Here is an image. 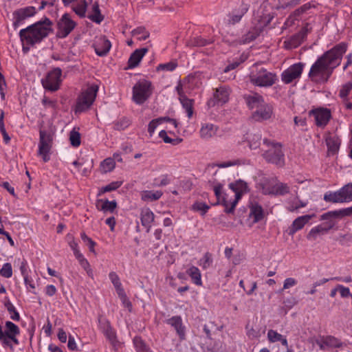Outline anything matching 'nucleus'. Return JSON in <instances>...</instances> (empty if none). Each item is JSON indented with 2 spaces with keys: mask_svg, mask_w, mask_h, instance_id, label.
<instances>
[{
  "mask_svg": "<svg viewBox=\"0 0 352 352\" xmlns=\"http://www.w3.org/2000/svg\"><path fill=\"white\" fill-rule=\"evenodd\" d=\"M181 104H182V107L184 109H185L188 117L190 118L193 114V103L194 100L192 99H189L186 97V96L184 94H180L179 93V98Z\"/></svg>",
  "mask_w": 352,
  "mask_h": 352,
  "instance_id": "nucleus-29",
  "label": "nucleus"
},
{
  "mask_svg": "<svg viewBox=\"0 0 352 352\" xmlns=\"http://www.w3.org/2000/svg\"><path fill=\"white\" fill-rule=\"evenodd\" d=\"M62 70L59 67L54 68L41 80L43 87L50 91H56L60 88L61 83Z\"/></svg>",
  "mask_w": 352,
  "mask_h": 352,
  "instance_id": "nucleus-10",
  "label": "nucleus"
},
{
  "mask_svg": "<svg viewBox=\"0 0 352 352\" xmlns=\"http://www.w3.org/2000/svg\"><path fill=\"white\" fill-rule=\"evenodd\" d=\"M346 48V43H340L320 56L311 65L308 74L311 80L316 83L327 82L333 70L341 63Z\"/></svg>",
  "mask_w": 352,
  "mask_h": 352,
  "instance_id": "nucleus-1",
  "label": "nucleus"
},
{
  "mask_svg": "<svg viewBox=\"0 0 352 352\" xmlns=\"http://www.w3.org/2000/svg\"><path fill=\"white\" fill-rule=\"evenodd\" d=\"M131 34L133 36L135 35H141L140 37V40H146L147 38L149 37V32L146 30L145 28L144 27H138L136 29H134Z\"/></svg>",
  "mask_w": 352,
  "mask_h": 352,
  "instance_id": "nucleus-53",
  "label": "nucleus"
},
{
  "mask_svg": "<svg viewBox=\"0 0 352 352\" xmlns=\"http://www.w3.org/2000/svg\"><path fill=\"white\" fill-rule=\"evenodd\" d=\"M109 278L113 283L115 289L116 290L117 294L123 291L124 289L122 287V284L120 283V280L117 274L114 272H111L109 274Z\"/></svg>",
  "mask_w": 352,
  "mask_h": 352,
  "instance_id": "nucleus-41",
  "label": "nucleus"
},
{
  "mask_svg": "<svg viewBox=\"0 0 352 352\" xmlns=\"http://www.w3.org/2000/svg\"><path fill=\"white\" fill-rule=\"evenodd\" d=\"M229 91L226 87H220L215 89L213 98H210L207 104L209 107H214L216 104H224L229 98Z\"/></svg>",
  "mask_w": 352,
  "mask_h": 352,
  "instance_id": "nucleus-15",
  "label": "nucleus"
},
{
  "mask_svg": "<svg viewBox=\"0 0 352 352\" xmlns=\"http://www.w3.org/2000/svg\"><path fill=\"white\" fill-rule=\"evenodd\" d=\"M130 124V120L126 117H123L114 122L113 128L116 130L122 131L126 129Z\"/></svg>",
  "mask_w": 352,
  "mask_h": 352,
  "instance_id": "nucleus-43",
  "label": "nucleus"
},
{
  "mask_svg": "<svg viewBox=\"0 0 352 352\" xmlns=\"http://www.w3.org/2000/svg\"><path fill=\"white\" fill-rule=\"evenodd\" d=\"M98 91V86L91 85L82 91L78 98L76 112H82L88 109L94 102Z\"/></svg>",
  "mask_w": 352,
  "mask_h": 352,
  "instance_id": "nucleus-7",
  "label": "nucleus"
},
{
  "mask_svg": "<svg viewBox=\"0 0 352 352\" xmlns=\"http://www.w3.org/2000/svg\"><path fill=\"white\" fill-rule=\"evenodd\" d=\"M148 52V49L146 47H143L140 49L135 50L130 56L128 60V67L129 68H134L136 67L142 58L144 56V54Z\"/></svg>",
  "mask_w": 352,
  "mask_h": 352,
  "instance_id": "nucleus-22",
  "label": "nucleus"
},
{
  "mask_svg": "<svg viewBox=\"0 0 352 352\" xmlns=\"http://www.w3.org/2000/svg\"><path fill=\"white\" fill-rule=\"evenodd\" d=\"M309 115L314 118L316 125L322 129L327 125L331 118V111L327 108L312 109L309 112Z\"/></svg>",
  "mask_w": 352,
  "mask_h": 352,
  "instance_id": "nucleus-11",
  "label": "nucleus"
},
{
  "mask_svg": "<svg viewBox=\"0 0 352 352\" xmlns=\"http://www.w3.org/2000/svg\"><path fill=\"white\" fill-rule=\"evenodd\" d=\"M302 0H280L282 8H290L298 5Z\"/></svg>",
  "mask_w": 352,
  "mask_h": 352,
  "instance_id": "nucleus-60",
  "label": "nucleus"
},
{
  "mask_svg": "<svg viewBox=\"0 0 352 352\" xmlns=\"http://www.w3.org/2000/svg\"><path fill=\"white\" fill-rule=\"evenodd\" d=\"M177 63L174 62H169L164 64H160L157 67V71H173L177 67Z\"/></svg>",
  "mask_w": 352,
  "mask_h": 352,
  "instance_id": "nucleus-55",
  "label": "nucleus"
},
{
  "mask_svg": "<svg viewBox=\"0 0 352 352\" xmlns=\"http://www.w3.org/2000/svg\"><path fill=\"white\" fill-rule=\"evenodd\" d=\"M230 188L233 190L235 193L234 199L230 203V207H229L230 203L226 200V198L223 199L222 205L225 207V212L233 213L234 208L241 199V196L248 191V184L243 180H237L234 183H231L229 185Z\"/></svg>",
  "mask_w": 352,
  "mask_h": 352,
  "instance_id": "nucleus-6",
  "label": "nucleus"
},
{
  "mask_svg": "<svg viewBox=\"0 0 352 352\" xmlns=\"http://www.w3.org/2000/svg\"><path fill=\"white\" fill-rule=\"evenodd\" d=\"M276 80V74L270 72L263 67L252 71L250 74V82L258 87H271Z\"/></svg>",
  "mask_w": 352,
  "mask_h": 352,
  "instance_id": "nucleus-5",
  "label": "nucleus"
},
{
  "mask_svg": "<svg viewBox=\"0 0 352 352\" xmlns=\"http://www.w3.org/2000/svg\"><path fill=\"white\" fill-rule=\"evenodd\" d=\"M116 163L111 158H107L101 163V167L104 173L110 172L115 168Z\"/></svg>",
  "mask_w": 352,
  "mask_h": 352,
  "instance_id": "nucleus-47",
  "label": "nucleus"
},
{
  "mask_svg": "<svg viewBox=\"0 0 352 352\" xmlns=\"http://www.w3.org/2000/svg\"><path fill=\"white\" fill-rule=\"evenodd\" d=\"M80 237L83 242L88 246L89 251L95 253L94 247L96 245V243L89 238L85 232H82L80 234Z\"/></svg>",
  "mask_w": 352,
  "mask_h": 352,
  "instance_id": "nucleus-54",
  "label": "nucleus"
},
{
  "mask_svg": "<svg viewBox=\"0 0 352 352\" xmlns=\"http://www.w3.org/2000/svg\"><path fill=\"white\" fill-rule=\"evenodd\" d=\"M245 12H246L245 10H241V11L238 12L236 14H232L230 16V19L228 20L229 23L234 25L235 23L239 22L240 20L241 19L242 16L245 13Z\"/></svg>",
  "mask_w": 352,
  "mask_h": 352,
  "instance_id": "nucleus-62",
  "label": "nucleus"
},
{
  "mask_svg": "<svg viewBox=\"0 0 352 352\" xmlns=\"http://www.w3.org/2000/svg\"><path fill=\"white\" fill-rule=\"evenodd\" d=\"M121 185H122L121 182H111L109 184L102 188V189L100 190V192L104 193V192L115 190L118 189Z\"/></svg>",
  "mask_w": 352,
  "mask_h": 352,
  "instance_id": "nucleus-56",
  "label": "nucleus"
},
{
  "mask_svg": "<svg viewBox=\"0 0 352 352\" xmlns=\"http://www.w3.org/2000/svg\"><path fill=\"white\" fill-rule=\"evenodd\" d=\"M248 143L251 149H261L263 144L261 134L259 133L251 134L248 138Z\"/></svg>",
  "mask_w": 352,
  "mask_h": 352,
  "instance_id": "nucleus-31",
  "label": "nucleus"
},
{
  "mask_svg": "<svg viewBox=\"0 0 352 352\" xmlns=\"http://www.w3.org/2000/svg\"><path fill=\"white\" fill-rule=\"evenodd\" d=\"M311 219V216L309 214L296 218L289 228V234L292 236L294 235L297 231L301 230Z\"/></svg>",
  "mask_w": 352,
  "mask_h": 352,
  "instance_id": "nucleus-23",
  "label": "nucleus"
},
{
  "mask_svg": "<svg viewBox=\"0 0 352 352\" xmlns=\"http://www.w3.org/2000/svg\"><path fill=\"white\" fill-rule=\"evenodd\" d=\"M8 311L10 314V318L14 321H19L20 320V316L18 311L16 310L12 302L8 300L4 303Z\"/></svg>",
  "mask_w": 352,
  "mask_h": 352,
  "instance_id": "nucleus-40",
  "label": "nucleus"
},
{
  "mask_svg": "<svg viewBox=\"0 0 352 352\" xmlns=\"http://www.w3.org/2000/svg\"><path fill=\"white\" fill-rule=\"evenodd\" d=\"M133 343L137 352H153L150 347L140 337H135L133 339Z\"/></svg>",
  "mask_w": 352,
  "mask_h": 352,
  "instance_id": "nucleus-36",
  "label": "nucleus"
},
{
  "mask_svg": "<svg viewBox=\"0 0 352 352\" xmlns=\"http://www.w3.org/2000/svg\"><path fill=\"white\" fill-rule=\"evenodd\" d=\"M192 208L195 211L201 212V215H204L208 212L210 206L204 202L197 201L192 205Z\"/></svg>",
  "mask_w": 352,
  "mask_h": 352,
  "instance_id": "nucleus-50",
  "label": "nucleus"
},
{
  "mask_svg": "<svg viewBox=\"0 0 352 352\" xmlns=\"http://www.w3.org/2000/svg\"><path fill=\"white\" fill-rule=\"evenodd\" d=\"M87 4L85 0L82 1L76 6L73 8V10L80 17L83 18L85 16Z\"/></svg>",
  "mask_w": 352,
  "mask_h": 352,
  "instance_id": "nucleus-44",
  "label": "nucleus"
},
{
  "mask_svg": "<svg viewBox=\"0 0 352 352\" xmlns=\"http://www.w3.org/2000/svg\"><path fill=\"white\" fill-rule=\"evenodd\" d=\"M344 217V215L343 210L340 209L338 210L329 211L328 212L323 214L321 216L320 219L324 220V221L327 220V221H331V220L334 221L333 220V219H341Z\"/></svg>",
  "mask_w": 352,
  "mask_h": 352,
  "instance_id": "nucleus-38",
  "label": "nucleus"
},
{
  "mask_svg": "<svg viewBox=\"0 0 352 352\" xmlns=\"http://www.w3.org/2000/svg\"><path fill=\"white\" fill-rule=\"evenodd\" d=\"M212 42V39L206 40L200 36H196L190 40L189 45L194 47H203Z\"/></svg>",
  "mask_w": 352,
  "mask_h": 352,
  "instance_id": "nucleus-42",
  "label": "nucleus"
},
{
  "mask_svg": "<svg viewBox=\"0 0 352 352\" xmlns=\"http://www.w3.org/2000/svg\"><path fill=\"white\" fill-rule=\"evenodd\" d=\"M212 263V255L209 252L205 253L204 256L199 260V265L204 268H208Z\"/></svg>",
  "mask_w": 352,
  "mask_h": 352,
  "instance_id": "nucleus-48",
  "label": "nucleus"
},
{
  "mask_svg": "<svg viewBox=\"0 0 352 352\" xmlns=\"http://www.w3.org/2000/svg\"><path fill=\"white\" fill-rule=\"evenodd\" d=\"M3 118H4V112L3 111H1V115H0V131L3 135V140H4L5 143L8 144L10 142V138L6 131Z\"/></svg>",
  "mask_w": 352,
  "mask_h": 352,
  "instance_id": "nucleus-46",
  "label": "nucleus"
},
{
  "mask_svg": "<svg viewBox=\"0 0 352 352\" xmlns=\"http://www.w3.org/2000/svg\"><path fill=\"white\" fill-rule=\"evenodd\" d=\"M307 29L304 28L299 32L293 35L289 40L284 42L286 48L292 49L298 47L307 35Z\"/></svg>",
  "mask_w": 352,
  "mask_h": 352,
  "instance_id": "nucleus-17",
  "label": "nucleus"
},
{
  "mask_svg": "<svg viewBox=\"0 0 352 352\" xmlns=\"http://www.w3.org/2000/svg\"><path fill=\"white\" fill-rule=\"evenodd\" d=\"M263 190L265 194L284 195L289 192V187L286 184L278 182L271 188H264Z\"/></svg>",
  "mask_w": 352,
  "mask_h": 352,
  "instance_id": "nucleus-21",
  "label": "nucleus"
},
{
  "mask_svg": "<svg viewBox=\"0 0 352 352\" xmlns=\"http://www.w3.org/2000/svg\"><path fill=\"white\" fill-rule=\"evenodd\" d=\"M297 280L294 278H287L283 283L282 290L289 289L297 284Z\"/></svg>",
  "mask_w": 352,
  "mask_h": 352,
  "instance_id": "nucleus-64",
  "label": "nucleus"
},
{
  "mask_svg": "<svg viewBox=\"0 0 352 352\" xmlns=\"http://www.w3.org/2000/svg\"><path fill=\"white\" fill-rule=\"evenodd\" d=\"M6 330L3 333L8 337L12 336H18L20 333L19 328L17 325L11 321H7L5 324Z\"/></svg>",
  "mask_w": 352,
  "mask_h": 352,
  "instance_id": "nucleus-37",
  "label": "nucleus"
},
{
  "mask_svg": "<svg viewBox=\"0 0 352 352\" xmlns=\"http://www.w3.org/2000/svg\"><path fill=\"white\" fill-rule=\"evenodd\" d=\"M222 188H223V186L221 184H218V185L215 186L214 188V194H215V196L217 199V201L216 204H214V205L222 204L223 198H226L227 199V198L226 197H222V195H221Z\"/></svg>",
  "mask_w": 352,
  "mask_h": 352,
  "instance_id": "nucleus-59",
  "label": "nucleus"
},
{
  "mask_svg": "<svg viewBox=\"0 0 352 352\" xmlns=\"http://www.w3.org/2000/svg\"><path fill=\"white\" fill-rule=\"evenodd\" d=\"M98 201L102 203L100 209L104 212L109 211L112 212L117 207V203L114 200L109 201L106 199L103 201L102 199H100Z\"/></svg>",
  "mask_w": 352,
  "mask_h": 352,
  "instance_id": "nucleus-39",
  "label": "nucleus"
},
{
  "mask_svg": "<svg viewBox=\"0 0 352 352\" xmlns=\"http://www.w3.org/2000/svg\"><path fill=\"white\" fill-rule=\"evenodd\" d=\"M42 104L47 108H52L53 109H56L57 102L55 100H51L49 98L44 96L42 99Z\"/></svg>",
  "mask_w": 352,
  "mask_h": 352,
  "instance_id": "nucleus-63",
  "label": "nucleus"
},
{
  "mask_svg": "<svg viewBox=\"0 0 352 352\" xmlns=\"http://www.w3.org/2000/svg\"><path fill=\"white\" fill-rule=\"evenodd\" d=\"M324 342L328 349L341 348L343 343L333 336H324Z\"/></svg>",
  "mask_w": 352,
  "mask_h": 352,
  "instance_id": "nucleus-33",
  "label": "nucleus"
},
{
  "mask_svg": "<svg viewBox=\"0 0 352 352\" xmlns=\"http://www.w3.org/2000/svg\"><path fill=\"white\" fill-rule=\"evenodd\" d=\"M217 129L218 128L212 124H206L201 127L200 136L203 139L208 140L216 134Z\"/></svg>",
  "mask_w": 352,
  "mask_h": 352,
  "instance_id": "nucleus-30",
  "label": "nucleus"
},
{
  "mask_svg": "<svg viewBox=\"0 0 352 352\" xmlns=\"http://www.w3.org/2000/svg\"><path fill=\"white\" fill-rule=\"evenodd\" d=\"M93 45L96 54L100 56H105L111 47L110 41L105 36L100 37Z\"/></svg>",
  "mask_w": 352,
  "mask_h": 352,
  "instance_id": "nucleus-18",
  "label": "nucleus"
},
{
  "mask_svg": "<svg viewBox=\"0 0 352 352\" xmlns=\"http://www.w3.org/2000/svg\"><path fill=\"white\" fill-rule=\"evenodd\" d=\"M244 100L250 109H257L265 102L263 96L258 94L254 93L252 95H245Z\"/></svg>",
  "mask_w": 352,
  "mask_h": 352,
  "instance_id": "nucleus-20",
  "label": "nucleus"
},
{
  "mask_svg": "<svg viewBox=\"0 0 352 352\" xmlns=\"http://www.w3.org/2000/svg\"><path fill=\"white\" fill-rule=\"evenodd\" d=\"M118 295L119 298H120L122 304L124 306L129 309V311H131V309L132 308V305L130 300L128 299L127 296L124 292V290L118 293Z\"/></svg>",
  "mask_w": 352,
  "mask_h": 352,
  "instance_id": "nucleus-58",
  "label": "nucleus"
},
{
  "mask_svg": "<svg viewBox=\"0 0 352 352\" xmlns=\"http://www.w3.org/2000/svg\"><path fill=\"white\" fill-rule=\"evenodd\" d=\"M55 132V127L52 124L40 126L38 155L42 157L45 162L50 159V153L52 148Z\"/></svg>",
  "mask_w": 352,
  "mask_h": 352,
  "instance_id": "nucleus-4",
  "label": "nucleus"
},
{
  "mask_svg": "<svg viewBox=\"0 0 352 352\" xmlns=\"http://www.w3.org/2000/svg\"><path fill=\"white\" fill-rule=\"evenodd\" d=\"M167 121L171 124H173L175 128L177 127V122L176 120L170 118L168 117H164V118H159L157 119L152 120L148 126V132L149 133L150 135L152 136L153 133H154L155 129L157 126L161 124L163 121Z\"/></svg>",
  "mask_w": 352,
  "mask_h": 352,
  "instance_id": "nucleus-27",
  "label": "nucleus"
},
{
  "mask_svg": "<svg viewBox=\"0 0 352 352\" xmlns=\"http://www.w3.org/2000/svg\"><path fill=\"white\" fill-rule=\"evenodd\" d=\"M154 219L155 215L149 208H146L142 210L140 214V220L142 225L146 228V232H150L151 223L154 221Z\"/></svg>",
  "mask_w": 352,
  "mask_h": 352,
  "instance_id": "nucleus-24",
  "label": "nucleus"
},
{
  "mask_svg": "<svg viewBox=\"0 0 352 352\" xmlns=\"http://www.w3.org/2000/svg\"><path fill=\"white\" fill-rule=\"evenodd\" d=\"M282 147L279 142L263 138L261 148L262 156L267 162L282 167L285 165V155Z\"/></svg>",
  "mask_w": 352,
  "mask_h": 352,
  "instance_id": "nucleus-3",
  "label": "nucleus"
},
{
  "mask_svg": "<svg viewBox=\"0 0 352 352\" xmlns=\"http://www.w3.org/2000/svg\"><path fill=\"white\" fill-rule=\"evenodd\" d=\"M250 216L254 219V222L257 223L264 218V211L258 204H252L250 206Z\"/></svg>",
  "mask_w": 352,
  "mask_h": 352,
  "instance_id": "nucleus-28",
  "label": "nucleus"
},
{
  "mask_svg": "<svg viewBox=\"0 0 352 352\" xmlns=\"http://www.w3.org/2000/svg\"><path fill=\"white\" fill-rule=\"evenodd\" d=\"M304 66L305 64L302 63H298L291 65L282 73V80L285 83L289 84L293 80L300 78L303 71Z\"/></svg>",
  "mask_w": 352,
  "mask_h": 352,
  "instance_id": "nucleus-12",
  "label": "nucleus"
},
{
  "mask_svg": "<svg viewBox=\"0 0 352 352\" xmlns=\"http://www.w3.org/2000/svg\"><path fill=\"white\" fill-rule=\"evenodd\" d=\"M312 8H315V5L312 2L307 3L300 6V8H298V9H296L294 12V14L296 16H299L301 14L306 13L309 10H310Z\"/></svg>",
  "mask_w": 352,
  "mask_h": 352,
  "instance_id": "nucleus-52",
  "label": "nucleus"
},
{
  "mask_svg": "<svg viewBox=\"0 0 352 352\" xmlns=\"http://www.w3.org/2000/svg\"><path fill=\"white\" fill-rule=\"evenodd\" d=\"M326 144L328 148V152L331 154H336L340 148V139L336 135L330 134L325 139Z\"/></svg>",
  "mask_w": 352,
  "mask_h": 352,
  "instance_id": "nucleus-25",
  "label": "nucleus"
},
{
  "mask_svg": "<svg viewBox=\"0 0 352 352\" xmlns=\"http://www.w3.org/2000/svg\"><path fill=\"white\" fill-rule=\"evenodd\" d=\"M351 89H352V82H349L343 85L340 91V93H339L340 97L342 98H346L349 95V94Z\"/></svg>",
  "mask_w": 352,
  "mask_h": 352,
  "instance_id": "nucleus-57",
  "label": "nucleus"
},
{
  "mask_svg": "<svg viewBox=\"0 0 352 352\" xmlns=\"http://www.w3.org/2000/svg\"><path fill=\"white\" fill-rule=\"evenodd\" d=\"M167 323L175 328L180 339L185 338V328L182 324V320L180 316H173L167 320Z\"/></svg>",
  "mask_w": 352,
  "mask_h": 352,
  "instance_id": "nucleus-26",
  "label": "nucleus"
},
{
  "mask_svg": "<svg viewBox=\"0 0 352 352\" xmlns=\"http://www.w3.org/2000/svg\"><path fill=\"white\" fill-rule=\"evenodd\" d=\"M69 140L72 146L78 147L80 144V134L79 132L73 129L69 133Z\"/></svg>",
  "mask_w": 352,
  "mask_h": 352,
  "instance_id": "nucleus-45",
  "label": "nucleus"
},
{
  "mask_svg": "<svg viewBox=\"0 0 352 352\" xmlns=\"http://www.w3.org/2000/svg\"><path fill=\"white\" fill-rule=\"evenodd\" d=\"M151 82L147 80L138 82L133 87V100L138 104L146 101L152 94Z\"/></svg>",
  "mask_w": 352,
  "mask_h": 352,
  "instance_id": "nucleus-8",
  "label": "nucleus"
},
{
  "mask_svg": "<svg viewBox=\"0 0 352 352\" xmlns=\"http://www.w3.org/2000/svg\"><path fill=\"white\" fill-rule=\"evenodd\" d=\"M187 274L191 278L192 282L197 285H201V275L199 270L195 267H190L186 272Z\"/></svg>",
  "mask_w": 352,
  "mask_h": 352,
  "instance_id": "nucleus-32",
  "label": "nucleus"
},
{
  "mask_svg": "<svg viewBox=\"0 0 352 352\" xmlns=\"http://www.w3.org/2000/svg\"><path fill=\"white\" fill-rule=\"evenodd\" d=\"M100 327L111 344L113 346H116L118 343L117 337L116 332L110 324V322L107 320L100 321Z\"/></svg>",
  "mask_w": 352,
  "mask_h": 352,
  "instance_id": "nucleus-19",
  "label": "nucleus"
},
{
  "mask_svg": "<svg viewBox=\"0 0 352 352\" xmlns=\"http://www.w3.org/2000/svg\"><path fill=\"white\" fill-rule=\"evenodd\" d=\"M163 193L161 190H145L142 192V199L143 201H156L158 200Z\"/></svg>",
  "mask_w": 352,
  "mask_h": 352,
  "instance_id": "nucleus-34",
  "label": "nucleus"
},
{
  "mask_svg": "<svg viewBox=\"0 0 352 352\" xmlns=\"http://www.w3.org/2000/svg\"><path fill=\"white\" fill-rule=\"evenodd\" d=\"M92 12L94 14L89 15L88 18L95 23H100L104 19V17L100 13L99 4L96 1L92 6Z\"/></svg>",
  "mask_w": 352,
  "mask_h": 352,
  "instance_id": "nucleus-35",
  "label": "nucleus"
},
{
  "mask_svg": "<svg viewBox=\"0 0 352 352\" xmlns=\"http://www.w3.org/2000/svg\"><path fill=\"white\" fill-rule=\"evenodd\" d=\"M272 115V107L265 102L258 109L252 111L251 118L256 122H263L270 120Z\"/></svg>",
  "mask_w": 352,
  "mask_h": 352,
  "instance_id": "nucleus-14",
  "label": "nucleus"
},
{
  "mask_svg": "<svg viewBox=\"0 0 352 352\" xmlns=\"http://www.w3.org/2000/svg\"><path fill=\"white\" fill-rule=\"evenodd\" d=\"M324 200L331 203H344L352 201V183L344 185L339 190L326 193Z\"/></svg>",
  "mask_w": 352,
  "mask_h": 352,
  "instance_id": "nucleus-9",
  "label": "nucleus"
},
{
  "mask_svg": "<svg viewBox=\"0 0 352 352\" xmlns=\"http://www.w3.org/2000/svg\"><path fill=\"white\" fill-rule=\"evenodd\" d=\"M13 15L15 19L13 25L15 28H16L19 24L27 18V16H25L24 13L21 9L14 11Z\"/></svg>",
  "mask_w": 352,
  "mask_h": 352,
  "instance_id": "nucleus-51",
  "label": "nucleus"
},
{
  "mask_svg": "<svg viewBox=\"0 0 352 352\" xmlns=\"http://www.w3.org/2000/svg\"><path fill=\"white\" fill-rule=\"evenodd\" d=\"M267 337L270 342H275L279 341L280 339H282L283 336L276 331L270 329L267 332Z\"/></svg>",
  "mask_w": 352,
  "mask_h": 352,
  "instance_id": "nucleus-61",
  "label": "nucleus"
},
{
  "mask_svg": "<svg viewBox=\"0 0 352 352\" xmlns=\"http://www.w3.org/2000/svg\"><path fill=\"white\" fill-rule=\"evenodd\" d=\"M52 21L45 17L43 21H39L21 30L19 36L23 43V51L26 53L30 50V47L25 46V44L33 46L46 38L52 32Z\"/></svg>",
  "mask_w": 352,
  "mask_h": 352,
  "instance_id": "nucleus-2",
  "label": "nucleus"
},
{
  "mask_svg": "<svg viewBox=\"0 0 352 352\" xmlns=\"http://www.w3.org/2000/svg\"><path fill=\"white\" fill-rule=\"evenodd\" d=\"M76 23L70 18L69 14H64L58 23V36L65 38L74 29Z\"/></svg>",
  "mask_w": 352,
  "mask_h": 352,
  "instance_id": "nucleus-13",
  "label": "nucleus"
},
{
  "mask_svg": "<svg viewBox=\"0 0 352 352\" xmlns=\"http://www.w3.org/2000/svg\"><path fill=\"white\" fill-rule=\"evenodd\" d=\"M335 224V221L331 220L313 228L307 236V239L316 240L319 235H322L332 229Z\"/></svg>",
  "mask_w": 352,
  "mask_h": 352,
  "instance_id": "nucleus-16",
  "label": "nucleus"
},
{
  "mask_svg": "<svg viewBox=\"0 0 352 352\" xmlns=\"http://www.w3.org/2000/svg\"><path fill=\"white\" fill-rule=\"evenodd\" d=\"M0 274L4 278H9L12 276V268L10 263H6L0 270Z\"/></svg>",
  "mask_w": 352,
  "mask_h": 352,
  "instance_id": "nucleus-49",
  "label": "nucleus"
}]
</instances>
